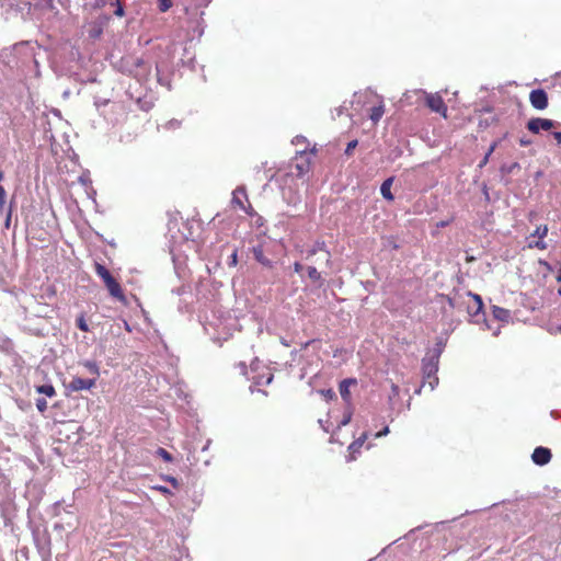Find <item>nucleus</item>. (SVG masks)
I'll use <instances>...</instances> for the list:
<instances>
[{"mask_svg":"<svg viewBox=\"0 0 561 561\" xmlns=\"http://www.w3.org/2000/svg\"><path fill=\"white\" fill-rule=\"evenodd\" d=\"M519 142H520L522 146H528L530 144L529 140L524 139V138H522Z\"/></svg>","mask_w":561,"mask_h":561,"instance_id":"nucleus-33","label":"nucleus"},{"mask_svg":"<svg viewBox=\"0 0 561 561\" xmlns=\"http://www.w3.org/2000/svg\"><path fill=\"white\" fill-rule=\"evenodd\" d=\"M172 7V0H159V9L162 12L168 11Z\"/></svg>","mask_w":561,"mask_h":561,"instance_id":"nucleus-17","label":"nucleus"},{"mask_svg":"<svg viewBox=\"0 0 561 561\" xmlns=\"http://www.w3.org/2000/svg\"><path fill=\"white\" fill-rule=\"evenodd\" d=\"M392 183H393V179L389 178L381 184V187H380V193H381L382 197L390 202L393 201V195L391 193Z\"/></svg>","mask_w":561,"mask_h":561,"instance_id":"nucleus-12","label":"nucleus"},{"mask_svg":"<svg viewBox=\"0 0 561 561\" xmlns=\"http://www.w3.org/2000/svg\"><path fill=\"white\" fill-rule=\"evenodd\" d=\"M474 302H476V307H477V312L481 311L482 307H483V302H482V299L479 295H471Z\"/></svg>","mask_w":561,"mask_h":561,"instance_id":"nucleus-20","label":"nucleus"},{"mask_svg":"<svg viewBox=\"0 0 561 561\" xmlns=\"http://www.w3.org/2000/svg\"><path fill=\"white\" fill-rule=\"evenodd\" d=\"M37 392L43 393L47 397H54L56 391L51 385H43L36 388Z\"/></svg>","mask_w":561,"mask_h":561,"instance_id":"nucleus-14","label":"nucleus"},{"mask_svg":"<svg viewBox=\"0 0 561 561\" xmlns=\"http://www.w3.org/2000/svg\"><path fill=\"white\" fill-rule=\"evenodd\" d=\"M296 140L302 142V139H299V137H296Z\"/></svg>","mask_w":561,"mask_h":561,"instance_id":"nucleus-39","label":"nucleus"},{"mask_svg":"<svg viewBox=\"0 0 561 561\" xmlns=\"http://www.w3.org/2000/svg\"><path fill=\"white\" fill-rule=\"evenodd\" d=\"M355 385V379H345L340 383V394L346 403L351 402V387Z\"/></svg>","mask_w":561,"mask_h":561,"instance_id":"nucleus-9","label":"nucleus"},{"mask_svg":"<svg viewBox=\"0 0 561 561\" xmlns=\"http://www.w3.org/2000/svg\"><path fill=\"white\" fill-rule=\"evenodd\" d=\"M116 13H117L118 15H122V14H123V10H122V9H118Z\"/></svg>","mask_w":561,"mask_h":561,"instance_id":"nucleus-38","label":"nucleus"},{"mask_svg":"<svg viewBox=\"0 0 561 561\" xmlns=\"http://www.w3.org/2000/svg\"><path fill=\"white\" fill-rule=\"evenodd\" d=\"M411 93H414V91H408L403 94V100L407 101V104H410V101H408L411 98Z\"/></svg>","mask_w":561,"mask_h":561,"instance_id":"nucleus-28","label":"nucleus"},{"mask_svg":"<svg viewBox=\"0 0 561 561\" xmlns=\"http://www.w3.org/2000/svg\"><path fill=\"white\" fill-rule=\"evenodd\" d=\"M319 393L325 401H330L335 398V393L332 389L321 390V391H319Z\"/></svg>","mask_w":561,"mask_h":561,"instance_id":"nucleus-16","label":"nucleus"},{"mask_svg":"<svg viewBox=\"0 0 561 561\" xmlns=\"http://www.w3.org/2000/svg\"><path fill=\"white\" fill-rule=\"evenodd\" d=\"M388 433H389V428L386 427L385 430H382V432H379L376 436L380 437V436L387 435Z\"/></svg>","mask_w":561,"mask_h":561,"instance_id":"nucleus-32","label":"nucleus"},{"mask_svg":"<svg viewBox=\"0 0 561 561\" xmlns=\"http://www.w3.org/2000/svg\"><path fill=\"white\" fill-rule=\"evenodd\" d=\"M554 126V123L548 118H533L527 123V128L534 133L538 134L540 130H550Z\"/></svg>","mask_w":561,"mask_h":561,"instance_id":"nucleus-4","label":"nucleus"},{"mask_svg":"<svg viewBox=\"0 0 561 561\" xmlns=\"http://www.w3.org/2000/svg\"><path fill=\"white\" fill-rule=\"evenodd\" d=\"M5 201V191L4 188L0 185V204H3Z\"/></svg>","mask_w":561,"mask_h":561,"instance_id":"nucleus-26","label":"nucleus"},{"mask_svg":"<svg viewBox=\"0 0 561 561\" xmlns=\"http://www.w3.org/2000/svg\"><path fill=\"white\" fill-rule=\"evenodd\" d=\"M299 158L301 161L296 163V169L299 175H304L310 171L311 160L305 152H300Z\"/></svg>","mask_w":561,"mask_h":561,"instance_id":"nucleus-10","label":"nucleus"},{"mask_svg":"<svg viewBox=\"0 0 561 561\" xmlns=\"http://www.w3.org/2000/svg\"><path fill=\"white\" fill-rule=\"evenodd\" d=\"M168 480H169L173 485H176V484H178V482H176V480H175L174 478H169Z\"/></svg>","mask_w":561,"mask_h":561,"instance_id":"nucleus-36","label":"nucleus"},{"mask_svg":"<svg viewBox=\"0 0 561 561\" xmlns=\"http://www.w3.org/2000/svg\"><path fill=\"white\" fill-rule=\"evenodd\" d=\"M357 99L358 102L363 100L365 104L369 105L367 112L373 124L376 125L385 113L382 100L371 92H365L363 94H359L357 95Z\"/></svg>","mask_w":561,"mask_h":561,"instance_id":"nucleus-1","label":"nucleus"},{"mask_svg":"<svg viewBox=\"0 0 561 561\" xmlns=\"http://www.w3.org/2000/svg\"><path fill=\"white\" fill-rule=\"evenodd\" d=\"M95 272L104 280V283L112 278L110 272L101 264L95 265Z\"/></svg>","mask_w":561,"mask_h":561,"instance_id":"nucleus-13","label":"nucleus"},{"mask_svg":"<svg viewBox=\"0 0 561 561\" xmlns=\"http://www.w3.org/2000/svg\"><path fill=\"white\" fill-rule=\"evenodd\" d=\"M548 234V226L541 225L536 228V230L528 237V247L535 248L539 250H545L547 248V243L545 242V238Z\"/></svg>","mask_w":561,"mask_h":561,"instance_id":"nucleus-3","label":"nucleus"},{"mask_svg":"<svg viewBox=\"0 0 561 561\" xmlns=\"http://www.w3.org/2000/svg\"><path fill=\"white\" fill-rule=\"evenodd\" d=\"M351 417H352V413L347 412V414L344 416V420L342 421V425L348 424L351 421Z\"/></svg>","mask_w":561,"mask_h":561,"instance_id":"nucleus-27","label":"nucleus"},{"mask_svg":"<svg viewBox=\"0 0 561 561\" xmlns=\"http://www.w3.org/2000/svg\"><path fill=\"white\" fill-rule=\"evenodd\" d=\"M296 140L302 142V139H299V137H296Z\"/></svg>","mask_w":561,"mask_h":561,"instance_id":"nucleus-40","label":"nucleus"},{"mask_svg":"<svg viewBox=\"0 0 561 561\" xmlns=\"http://www.w3.org/2000/svg\"><path fill=\"white\" fill-rule=\"evenodd\" d=\"M110 294L115 297V298H118V299H123L124 298V295H123V291L121 289V286L112 277L111 279H108L106 283H105Z\"/></svg>","mask_w":561,"mask_h":561,"instance_id":"nucleus-11","label":"nucleus"},{"mask_svg":"<svg viewBox=\"0 0 561 561\" xmlns=\"http://www.w3.org/2000/svg\"><path fill=\"white\" fill-rule=\"evenodd\" d=\"M493 319L497 320L503 324H507L512 321L511 311L499 306H492L491 308Z\"/></svg>","mask_w":561,"mask_h":561,"instance_id":"nucleus-8","label":"nucleus"},{"mask_svg":"<svg viewBox=\"0 0 561 561\" xmlns=\"http://www.w3.org/2000/svg\"><path fill=\"white\" fill-rule=\"evenodd\" d=\"M78 327L84 332L89 331V327H88L87 322L84 321V319H82V318L78 320Z\"/></svg>","mask_w":561,"mask_h":561,"instance_id":"nucleus-22","label":"nucleus"},{"mask_svg":"<svg viewBox=\"0 0 561 561\" xmlns=\"http://www.w3.org/2000/svg\"><path fill=\"white\" fill-rule=\"evenodd\" d=\"M95 385L94 379H83L80 377H73L69 383L71 391L90 390Z\"/></svg>","mask_w":561,"mask_h":561,"instance_id":"nucleus-6","label":"nucleus"},{"mask_svg":"<svg viewBox=\"0 0 561 561\" xmlns=\"http://www.w3.org/2000/svg\"><path fill=\"white\" fill-rule=\"evenodd\" d=\"M531 459L536 465L543 466L550 461L551 453L548 448L537 447L531 455Z\"/></svg>","mask_w":561,"mask_h":561,"instance_id":"nucleus-7","label":"nucleus"},{"mask_svg":"<svg viewBox=\"0 0 561 561\" xmlns=\"http://www.w3.org/2000/svg\"><path fill=\"white\" fill-rule=\"evenodd\" d=\"M363 445V442H355L350 446V450L353 453Z\"/></svg>","mask_w":561,"mask_h":561,"instance_id":"nucleus-25","label":"nucleus"},{"mask_svg":"<svg viewBox=\"0 0 561 561\" xmlns=\"http://www.w3.org/2000/svg\"><path fill=\"white\" fill-rule=\"evenodd\" d=\"M308 276H309L311 279H313V280H319V279H320V274H319V272L317 271V268H316V267H312V266H310V267L308 268Z\"/></svg>","mask_w":561,"mask_h":561,"instance_id":"nucleus-19","label":"nucleus"},{"mask_svg":"<svg viewBox=\"0 0 561 561\" xmlns=\"http://www.w3.org/2000/svg\"><path fill=\"white\" fill-rule=\"evenodd\" d=\"M241 197H245L244 191L242 188L236 190L233 193V202L243 208Z\"/></svg>","mask_w":561,"mask_h":561,"instance_id":"nucleus-15","label":"nucleus"},{"mask_svg":"<svg viewBox=\"0 0 561 561\" xmlns=\"http://www.w3.org/2000/svg\"><path fill=\"white\" fill-rule=\"evenodd\" d=\"M271 381H272V375H268V376L266 377L265 383H270Z\"/></svg>","mask_w":561,"mask_h":561,"instance_id":"nucleus-37","label":"nucleus"},{"mask_svg":"<svg viewBox=\"0 0 561 561\" xmlns=\"http://www.w3.org/2000/svg\"><path fill=\"white\" fill-rule=\"evenodd\" d=\"M255 256H256V259H257L259 261H261V262H262V254H261V251H260V250L255 251Z\"/></svg>","mask_w":561,"mask_h":561,"instance_id":"nucleus-34","label":"nucleus"},{"mask_svg":"<svg viewBox=\"0 0 561 561\" xmlns=\"http://www.w3.org/2000/svg\"><path fill=\"white\" fill-rule=\"evenodd\" d=\"M559 332H561V325L558 328Z\"/></svg>","mask_w":561,"mask_h":561,"instance_id":"nucleus-42","label":"nucleus"},{"mask_svg":"<svg viewBox=\"0 0 561 561\" xmlns=\"http://www.w3.org/2000/svg\"><path fill=\"white\" fill-rule=\"evenodd\" d=\"M156 489L158 491L164 493V494H169L170 493V491L167 488H164V486H157Z\"/></svg>","mask_w":561,"mask_h":561,"instance_id":"nucleus-30","label":"nucleus"},{"mask_svg":"<svg viewBox=\"0 0 561 561\" xmlns=\"http://www.w3.org/2000/svg\"><path fill=\"white\" fill-rule=\"evenodd\" d=\"M530 104L537 110H545L548 105V98L543 90H534L529 95Z\"/></svg>","mask_w":561,"mask_h":561,"instance_id":"nucleus-5","label":"nucleus"},{"mask_svg":"<svg viewBox=\"0 0 561 561\" xmlns=\"http://www.w3.org/2000/svg\"><path fill=\"white\" fill-rule=\"evenodd\" d=\"M553 137L558 141V144H561V131L553 133Z\"/></svg>","mask_w":561,"mask_h":561,"instance_id":"nucleus-29","label":"nucleus"},{"mask_svg":"<svg viewBox=\"0 0 561 561\" xmlns=\"http://www.w3.org/2000/svg\"><path fill=\"white\" fill-rule=\"evenodd\" d=\"M36 407L41 412H44L47 409V402L44 399H39L36 402Z\"/></svg>","mask_w":561,"mask_h":561,"instance_id":"nucleus-21","label":"nucleus"},{"mask_svg":"<svg viewBox=\"0 0 561 561\" xmlns=\"http://www.w3.org/2000/svg\"><path fill=\"white\" fill-rule=\"evenodd\" d=\"M3 179V173L0 172V181Z\"/></svg>","mask_w":561,"mask_h":561,"instance_id":"nucleus-41","label":"nucleus"},{"mask_svg":"<svg viewBox=\"0 0 561 561\" xmlns=\"http://www.w3.org/2000/svg\"><path fill=\"white\" fill-rule=\"evenodd\" d=\"M85 366L91 370L93 371L94 374H99V368L95 364L93 363H87Z\"/></svg>","mask_w":561,"mask_h":561,"instance_id":"nucleus-23","label":"nucleus"},{"mask_svg":"<svg viewBox=\"0 0 561 561\" xmlns=\"http://www.w3.org/2000/svg\"><path fill=\"white\" fill-rule=\"evenodd\" d=\"M356 146H357L356 140L348 142L347 148H346V153H350L353 149H355Z\"/></svg>","mask_w":561,"mask_h":561,"instance_id":"nucleus-24","label":"nucleus"},{"mask_svg":"<svg viewBox=\"0 0 561 561\" xmlns=\"http://www.w3.org/2000/svg\"><path fill=\"white\" fill-rule=\"evenodd\" d=\"M414 94L423 95L432 111L439 113L444 118H447V107L443 98L438 93H426L422 90H415Z\"/></svg>","mask_w":561,"mask_h":561,"instance_id":"nucleus-2","label":"nucleus"},{"mask_svg":"<svg viewBox=\"0 0 561 561\" xmlns=\"http://www.w3.org/2000/svg\"><path fill=\"white\" fill-rule=\"evenodd\" d=\"M231 261H232L233 264L237 263V253L236 252L232 253Z\"/></svg>","mask_w":561,"mask_h":561,"instance_id":"nucleus-35","label":"nucleus"},{"mask_svg":"<svg viewBox=\"0 0 561 561\" xmlns=\"http://www.w3.org/2000/svg\"><path fill=\"white\" fill-rule=\"evenodd\" d=\"M157 454L159 457H161L163 460L165 461H171L172 460V456L163 448H159L157 450Z\"/></svg>","mask_w":561,"mask_h":561,"instance_id":"nucleus-18","label":"nucleus"},{"mask_svg":"<svg viewBox=\"0 0 561 561\" xmlns=\"http://www.w3.org/2000/svg\"><path fill=\"white\" fill-rule=\"evenodd\" d=\"M557 280L558 283L560 284V286L558 287V294L561 295V272L559 273L558 277H557Z\"/></svg>","mask_w":561,"mask_h":561,"instance_id":"nucleus-31","label":"nucleus"}]
</instances>
